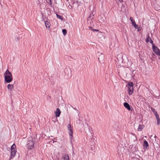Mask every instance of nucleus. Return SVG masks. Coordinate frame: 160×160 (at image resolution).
<instances>
[{"mask_svg":"<svg viewBox=\"0 0 160 160\" xmlns=\"http://www.w3.org/2000/svg\"><path fill=\"white\" fill-rule=\"evenodd\" d=\"M5 80L7 83H9L12 80V77L11 73L7 69L4 74Z\"/></svg>","mask_w":160,"mask_h":160,"instance_id":"f257e3e1","label":"nucleus"},{"mask_svg":"<svg viewBox=\"0 0 160 160\" xmlns=\"http://www.w3.org/2000/svg\"><path fill=\"white\" fill-rule=\"evenodd\" d=\"M34 144L33 139L30 138L28 141L27 147L28 149H32L34 147Z\"/></svg>","mask_w":160,"mask_h":160,"instance_id":"f03ea898","label":"nucleus"},{"mask_svg":"<svg viewBox=\"0 0 160 160\" xmlns=\"http://www.w3.org/2000/svg\"><path fill=\"white\" fill-rule=\"evenodd\" d=\"M152 49L153 51L156 54L160 56V50L154 44H152Z\"/></svg>","mask_w":160,"mask_h":160,"instance_id":"7ed1b4c3","label":"nucleus"},{"mask_svg":"<svg viewBox=\"0 0 160 160\" xmlns=\"http://www.w3.org/2000/svg\"><path fill=\"white\" fill-rule=\"evenodd\" d=\"M67 127L69 132V133L70 135V139H72V128L71 127L70 124H68L67 125Z\"/></svg>","mask_w":160,"mask_h":160,"instance_id":"20e7f679","label":"nucleus"},{"mask_svg":"<svg viewBox=\"0 0 160 160\" xmlns=\"http://www.w3.org/2000/svg\"><path fill=\"white\" fill-rule=\"evenodd\" d=\"M98 53L99 55V57L98 58V60L100 62H102L104 58V55L99 52H98Z\"/></svg>","mask_w":160,"mask_h":160,"instance_id":"39448f33","label":"nucleus"},{"mask_svg":"<svg viewBox=\"0 0 160 160\" xmlns=\"http://www.w3.org/2000/svg\"><path fill=\"white\" fill-rule=\"evenodd\" d=\"M17 152L16 150H11V156L10 159L13 158L15 155L16 152Z\"/></svg>","mask_w":160,"mask_h":160,"instance_id":"423d86ee","label":"nucleus"},{"mask_svg":"<svg viewBox=\"0 0 160 160\" xmlns=\"http://www.w3.org/2000/svg\"><path fill=\"white\" fill-rule=\"evenodd\" d=\"M124 149L120 147H118V154H123L124 152Z\"/></svg>","mask_w":160,"mask_h":160,"instance_id":"0eeeda50","label":"nucleus"},{"mask_svg":"<svg viewBox=\"0 0 160 160\" xmlns=\"http://www.w3.org/2000/svg\"><path fill=\"white\" fill-rule=\"evenodd\" d=\"M127 88H128V94L130 96L132 94V93L133 92V88L127 87Z\"/></svg>","mask_w":160,"mask_h":160,"instance_id":"6e6552de","label":"nucleus"},{"mask_svg":"<svg viewBox=\"0 0 160 160\" xmlns=\"http://www.w3.org/2000/svg\"><path fill=\"white\" fill-rule=\"evenodd\" d=\"M55 113L56 116V117H59L60 115L61 112L59 108H57Z\"/></svg>","mask_w":160,"mask_h":160,"instance_id":"1a4fd4ad","label":"nucleus"},{"mask_svg":"<svg viewBox=\"0 0 160 160\" xmlns=\"http://www.w3.org/2000/svg\"><path fill=\"white\" fill-rule=\"evenodd\" d=\"M124 106L128 110H131V107L129 104L127 102L124 103Z\"/></svg>","mask_w":160,"mask_h":160,"instance_id":"9d476101","label":"nucleus"},{"mask_svg":"<svg viewBox=\"0 0 160 160\" xmlns=\"http://www.w3.org/2000/svg\"><path fill=\"white\" fill-rule=\"evenodd\" d=\"M7 88L10 91H12L14 88V86L13 84H8L7 86Z\"/></svg>","mask_w":160,"mask_h":160,"instance_id":"9b49d317","label":"nucleus"},{"mask_svg":"<svg viewBox=\"0 0 160 160\" xmlns=\"http://www.w3.org/2000/svg\"><path fill=\"white\" fill-rule=\"evenodd\" d=\"M45 23L46 28L49 29L50 26V22L48 21H46L45 22Z\"/></svg>","mask_w":160,"mask_h":160,"instance_id":"f8f14e48","label":"nucleus"},{"mask_svg":"<svg viewBox=\"0 0 160 160\" xmlns=\"http://www.w3.org/2000/svg\"><path fill=\"white\" fill-rule=\"evenodd\" d=\"M143 146L144 148H147L148 146V142L146 140L144 141Z\"/></svg>","mask_w":160,"mask_h":160,"instance_id":"ddd939ff","label":"nucleus"},{"mask_svg":"<svg viewBox=\"0 0 160 160\" xmlns=\"http://www.w3.org/2000/svg\"><path fill=\"white\" fill-rule=\"evenodd\" d=\"M64 160H70L69 156L68 154H66L62 157Z\"/></svg>","mask_w":160,"mask_h":160,"instance_id":"4468645a","label":"nucleus"},{"mask_svg":"<svg viewBox=\"0 0 160 160\" xmlns=\"http://www.w3.org/2000/svg\"><path fill=\"white\" fill-rule=\"evenodd\" d=\"M144 127V126L143 125H139L138 126V131H141L142 130L143 128Z\"/></svg>","mask_w":160,"mask_h":160,"instance_id":"2eb2a0df","label":"nucleus"},{"mask_svg":"<svg viewBox=\"0 0 160 160\" xmlns=\"http://www.w3.org/2000/svg\"><path fill=\"white\" fill-rule=\"evenodd\" d=\"M157 137L155 135L153 138L152 140L153 142L154 143L157 144H158V140H157Z\"/></svg>","mask_w":160,"mask_h":160,"instance_id":"dca6fc26","label":"nucleus"},{"mask_svg":"<svg viewBox=\"0 0 160 160\" xmlns=\"http://www.w3.org/2000/svg\"><path fill=\"white\" fill-rule=\"evenodd\" d=\"M133 82H129L128 84L127 87H129V88H131V87L133 88Z\"/></svg>","mask_w":160,"mask_h":160,"instance_id":"f3484780","label":"nucleus"},{"mask_svg":"<svg viewBox=\"0 0 160 160\" xmlns=\"http://www.w3.org/2000/svg\"><path fill=\"white\" fill-rule=\"evenodd\" d=\"M132 23V25L136 29H137L138 28V26L137 25L135 21H133Z\"/></svg>","mask_w":160,"mask_h":160,"instance_id":"a211bd4d","label":"nucleus"},{"mask_svg":"<svg viewBox=\"0 0 160 160\" xmlns=\"http://www.w3.org/2000/svg\"><path fill=\"white\" fill-rule=\"evenodd\" d=\"M16 148V145L15 144H13L11 146V150H16L15 148Z\"/></svg>","mask_w":160,"mask_h":160,"instance_id":"6ab92c4d","label":"nucleus"},{"mask_svg":"<svg viewBox=\"0 0 160 160\" xmlns=\"http://www.w3.org/2000/svg\"><path fill=\"white\" fill-rule=\"evenodd\" d=\"M124 57V56H122V62H125V61H126V62H127V61L128 62V58L127 57H126V56L125 57V58H126V61H125V59L123 58Z\"/></svg>","mask_w":160,"mask_h":160,"instance_id":"aec40b11","label":"nucleus"},{"mask_svg":"<svg viewBox=\"0 0 160 160\" xmlns=\"http://www.w3.org/2000/svg\"><path fill=\"white\" fill-rule=\"evenodd\" d=\"M151 39V38L150 37L149 35H148V38L146 40V41L147 42H148Z\"/></svg>","mask_w":160,"mask_h":160,"instance_id":"412c9836","label":"nucleus"},{"mask_svg":"<svg viewBox=\"0 0 160 160\" xmlns=\"http://www.w3.org/2000/svg\"><path fill=\"white\" fill-rule=\"evenodd\" d=\"M157 120V124L158 125H159L160 124V119L159 117H158L156 118Z\"/></svg>","mask_w":160,"mask_h":160,"instance_id":"4be33fe9","label":"nucleus"},{"mask_svg":"<svg viewBox=\"0 0 160 160\" xmlns=\"http://www.w3.org/2000/svg\"><path fill=\"white\" fill-rule=\"evenodd\" d=\"M62 31L63 34L64 35H65L67 33V31L65 29H64L62 30Z\"/></svg>","mask_w":160,"mask_h":160,"instance_id":"5701e85b","label":"nucleus"},{"mask_svg":"<svg viewBox=\"0 0 160 160\" xmlns=\"http://www.w3.org/2000/svg\"><path fill=\"white\" fill-rule=\"evenodd\" d=\"M57 18L59 19H60L61 20L63 19V18L60 15L57 14Z\"/></svg>","mask_w":160,"mask_h":160,"instance_id":"b1692460","label":"nucleus"},{"mask_svg":"<svg viewBox=\"0 0 160 160\" xmlns=\"http://www.w3.org/2000/svg\"><path fill=\"white\" fill-rule=\"evenodd\" d=\"M154 115L155 116L156 118H158V117H159L158 115V113H157L156 111H155L154 112Z\"/></svg>","mask_w":160,"mask_h":160,"instance_id":"393cba45","label":"nucleus"},{"mask_svg":"<svg viewBox=\"0 0 160 160\" xmlns=\"http://www.w3.org/2000/svg\"><path fill=\"white\" fill-rule=\"evenodd\" d=\"M130 20H131V21L132 22L133 21H134V20H133V18L132 17H131L130 18Z\"/></svg>","mask_w":160,"mask_h":160,"instance_id":"a878e982","label":"nucleus"},{"mask_svg":"<svg viewBox=\"0 0 160 160\" xmlns=\"http://www.w3.org/2000/svg\"><path fill=\"white\" fill-rule=\"evenodd\" d=\"M151 110H152V111H153V112H154L155 111H156L153 108H151Z\"/></svg>","mask_w":160,"mask_h":160,"instance_id":"bb28decb","label":"nucleus"},{"mask_svg":"<svg viewBox=\"0 0 160 160\" xmlns=\"http://www.w3.org/2000/svg\"><path fill=\"white\" fill-rule=\"evenodd\" d=\"M92 31H98V29H92Z\"/></svg>","mask_w":160,"mask_h":160,"instance_id":"cd10ccee","label":"nucleus"},{"mask_svg":"<svg viewBox=\"0 0 160 160\" xmlns=\"http://www.w3.org/2000/svg\"><path fill=\"white\" fill-rule=\"evenodd\" d=\"M150 42L152 44H153V41H152V39H151V40H150Z\"/></svg>","mask_w":160,"mask_h":160,"instance_id":"c85d7f7f","label":"nucleus"},{"mask_svg":"<svg viewBox=\"0 0 160 160\" xmlns=\"http://www.w3.org/2000/svg\"><path fill=\"white\" fill-rule=\"evenodd\" d=\"M89 28L92 30V29H93L91 27H89Z\"/></svg>","mask_w":160,"mask_h":160,"instance_id":"c756f323","label":"nucleus"},{"mask_svg":"<svg viewBox=\"0 0 160 160\" xmlns=\"http://www.w3.org/2000/svg\"><path fill=\"white\" fill-rule=\"evenodd\" d=\"M49 3L50 5H52V1H51V2H49Z\"/></svg>","mask_w":160,"mask_h":160,"instance_id":"7c9ffc66","label":"nucleus"},{"mask_svg":"<svg viewBox=\"0 0 160 160\" xmlns=\"http://www.w3.org/2000/svg\"><path fill=\"white\" fill-rule=\"evenodd\" d=\"M119 0V1L120 2H122V1H123V0Z\"/></svg>","mask_w":160,"mask_h":160,"instance_id":"2f4dec72","label":"nucleus"},{"mask_svg":"<svg viewBox=\"0 0 160 160\" xmlns=\"http://www.w3.org/2000/svg\"><path fill=\"white\" fill-rule=\"evenodd\" d=\"M91 15H89V18H91Z\"/></svg>","mask_w":160,"mask_h":160,"instance_id":"473e14b6","label":"nucleus"},{"mask_svg":"<svg viewBox=\"0 0 160 160\" xmlns=\"http://www.w3.org/2000/svg\"><path fill=\"white\" fill-rule=\"evenodd\" d=\"M49 1V2H51L52 0H48Z\"/></svg>","mask_w":160,"mask_h":160,"instance_id":"72a5a7b5","label":"nucleus"},{"mask_svg":"<svg viewBox=\"0 0 160 160\" xmlns=\"http://www.w3.org/2000/svg\"><path fill=\"white\" fill-rule=\"evenodd\" d=\"M73 154H74V151H73Z\"/></svg>","mask_w":160,"mask_h":160,"instance_id":"f704fd0d","label":"nucleus"},{"mask_svg":"<svg viewBox=\"0 0 160 160\" xmlns=\"http://www.w3.org/2000/svg\"><path fill=\"white\" fill-rule=\"evenodd\" d=\"M73 108L74 109H75V108Z\"/></svg>","mask_w":160,"mask_h":160,"instance_id":"c9c22d12","label":"nucleus"},{"mask_svg":"<svg viewBox=\"0 0 160 160\" xmlns=\"http://www.w3.org/2000/svg\"><path fill=\"white\" fill-rule=\"evenodd\" d=\"M152 137V135H151V137Z\"/></svg>","mask_w":160,"mask_h":160,"instance_id":"e433bc0d","label":"nucleus"}]
</instances>
